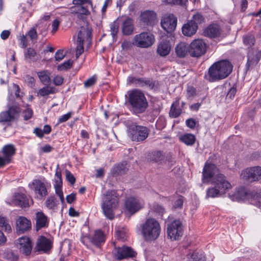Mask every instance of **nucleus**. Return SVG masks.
<instances>
[{
    "instance_id": "1",
    "label": "nucleus",
    "mask_w": 261,
    "mask_h": 261,
    "mask_svg": "<svg viewBox=\"0 0 261 261\" xmlns=\"http://www.w3.org/2000/svg\"><path fill=\"white\" fill-rule=\"evenodd\" d=\"M202 181L203 183L210 182L214 186L207 190L208 197L220 196L231 188V184L225 175L220 173L216 165L213 164L206 163L205 164L202 172Z\"/></svg>"
},
{
    "instance_id": "2",
    "label": "nucleus",
    "mask_w": 261,
    "mask_h": 261,
    "mask_svg": "<svg viewBox=\"0 0 261 261\" xmlns=\"http://www.w3.org/2000/svg\"><path fill=\"white\" fill-rule=\"evenodd\" d=\"M232 67L231 63L226 60L215 63L208 69L207 79L210 82L224 79L231 73Z\"/></svg>"
},
{
    "instance_id": "3",
    "label": "nucleus",
    "mask_w": 261,
    "mask_h": 261,
    "mask_svg": "<svg viewBox=\"0 0 261 261\" xmlns=\"http://www.w3.org/2000/svg\"><path fill=\"white\" fill-rule=\"evenodd\" d=\"M161 228L158 221L155 219L150 218L146 219L141 225V232L146 241H153L156 240L161 233Z\"/></svg>"
},
{
    "instance_id": "4",
    "label": "nucleus",
    "mask_w": 261,
    "mask_h": 261,
    "mask_svg": "<svg viewBox=\"0 0 261 261\" xmlns=\"http://www.w3.org/2000/svg\"><path fill=\"white\" fill-rule=\"evenodd\" d=\"M128 101L132 106V109L135 114L142 113L147 109L148 102L144 94L138 90L128 92Z\"/></svg>"
},
{
    "instance_id": "5",
    "label": "nucleus",
    "mask_w": 261,
    "mask_h": 261,
    "mask_svg": "<svg viewBox=\"0 0 261 261\" xmlns=\"http://www.w3.org/2000/svg\"><path fill=\"white\" fill-rule=\"evenodd\" d=\"M102 199L101 207L105 216L110 220L113 219L114 210L118 203L116 192L114 191H107L106 194H103Z\"/></svg>"
},
{
    "instance_id": "6",
    "label": "nucleus",
    "mask_w": 261,
    "mask_h": 261,
    "mask_svg": "<svg viewBox=\"0 0 261 261\" xmlns=\"http://www.w3.org/2000/svg\"><path fill=\"white\" fill-rule=\"evenodd\" d=\"M91 36V29L89 25L82 27L77 35L76 57L79 58L84 52L83 44L85 41L90 43Z\"/></svg>"
},
{
    "instance_id": "7",
    "label": "nucleus",
    "mask_w": 261,
    "mask_h": 261,
    "mask_svg": "<svg viewBox=\"0 0 261 261\" xmlns=\"http://www.w3.org/2000/svg\"><path fill=\"white\" fill-rule=\"evenodd\" d=\"M154 42V35L147 32H143L135 35L133 40V44L141 48L149 47L153 44Z\"/></svg>"
},
{
    "instance_id": "8",
    "label": "nucleus",
    "mask_w": 261,
    "mask_h": 261,
    "mask_svg": "<svg viewBox=\"0 0 261 261\" xmlns=\"http://www.w3.org/2000/svg\"><path fill=\"white\" fill-rule=\"evenodd\" d=\"M128 135L133 141H142L148 137V130L146 127L132 124L129 126Z\"/></svg>"
},
{
    "instance_id": "9",
    "label": "nucleus",
    "mask_w": 261,
    "mask_h": 261,
    "mask_svg": "<svg viewBox=\"0 0 261 261\" xmlns=\"http://www.w3.org/2000/svg\"><path fill=\"white\" fill-rule=\"evenodd\" d=\"M241 178L249 182L257 181L261 179V167L254 166L242 170Z\"/></svg>"
},
{
    "instance_id": "10",
    "label": "nucleus",
    "mask_w": 261,
    "mask_h": 261,
    "mask_svg": "<svg viewBox=\"0 0 261 261\" xmlns=\"http://www.w3.org/2000/svg\"><path fill=\"white\" fill-rule=\"evenodd\" d=\"M34 192V197L39 200L43 199L48 194L45 183L39 179H34L29 185Z\"/></svg>"
},
{
    "instance_id": "11",
    "label": "nucleus",
    "mask_w": 261,
    "mask_h": 261,
    "mask_svg": "<svg viewBox=\"0 0 261 261\" xmlns=\"http://www.w3.org/2000/svg\"><path fill=\"white\" fill-rule=\"evenodd\" d=\"M168 237L172 240H179L182 235V226L179 220H174L167 227Z\"/></svg>"
},
{
    "instance_id": "12",
    "label": "nucleus",
    "mask_w": 261,
    "mask_h": 261,
    "mask_svg": "<svg viewBox=\"0 0 261 261\" xmlns=\"http://www.w3.org/2000/svg\"><path fill=\"white\" fill-rule=\"evenodd\" d=\"M21 112V109L16 106H12L7 111L0 113V123L13 121L17 119Z\"/></svg>"
},
{
    "instance_id": "13",
    "label": "nucleus",
    "mask_w": 261,
    "mask_h": 261,
    "mask_svg": "<svg viewBox=\"0 0 261 261\" xmlns=\"http://www.w3.org/2000/svg\"><path fill=\"white\" fill-rule=\"evenodd\" d=\"M190 55L193 57H199L204 55L206 50L205 43L202 39H195L190 44Z\"/></svg>"
},
{
    "instance_id": "14",
    "label": "nucleus",
    "mask_w": 261,
    "mask_h": 261,
    "mask_svg": "<svg viewBox=\"0 0 261 261\" xmlns=\"http://www.w3.org/2000/svg\"><path fill=\"white\" fill-rule=\"evenodd\" d=\"M124 206L125 210L133 215L143 207V203L136 198L130 197L126 200Z\"/></svg>"
},
{
    "instance_id": "15",
    "label": "nucleus",
    "mask_w": 261,
    "mask_h": 261,
    "mask_svg": "<svg viewBox=\"0 0 261 261\" xmlns=\"http://www.w3.org/2000/svg\"><path fill=\"white\" fill-rule=\"evenodd\" d=\"M115 257L119 260L126 258L135 257L136 253L130 247L123 246L122 247H115L113 251Z\"/></svg>"
},
{
    "instance_id": "16",
    "label": "nucleus",
    "mask_w": 261,
    "mask_h": 261,
    "mask_svg": "<svg viewBox=\"0 0 261 261\" xmlns=\"http://www.w3.org/2000/svg\"><path fill=\"white\" fill-rule=\"evenodd\" d=\"M2 152L4 156H0V167H4L6 164L11 162V157L15 153L14 146L12 144L4 146L2 149Z\"/></svg>"
},
{
    "instance_id": "17",
    "label": "nucleus",
    "mask_w": 261,
    "mask_h": 261,
    "mask_svg": "<svg viewBox=\"0 0 261 261\" xmlns=\"http://www.w3.org/2000/svg\"><path fill=\"white\" fill-rule=\"evenodd\" d=\"M161 24L164 30L167 32H171L176 27L177 18L174 15L169 14L162 19Z\"/></svg>"
},
{
    "instance_id": "18",
    "label": "nucleus",
    "mask_w": 261,
    "mask_h": 261,
    "mask_svg": "<svg viewBox=\"0 0 261 261\" xmlns=\"http://www.w3.org/2000/svg\"><path fill=\"white\" fill-rule=\"evenodd\" d=\"M20 252L26 256L29 255L32 250L33 244L31 240L27 237L20 238L18 240Z\"/></svg>"
},
{
    "instance_id": "19",
    "label": "nucleus",
    "mask_w": 261,
    "mask_h": 261,
    "mask_svg": "<svg viewBox=\"0 0 261 261\" xmlns=\"http://www.w3.org/2000/svg\"><path fill=\"white\" fill-rule=\"evenodd\" d=\"M87 240L93 245L96 247H99L102 243L105 241V237L103 233L99 230H96L92 237L85 236L82 240V242L85 244V241Z\"/></svg>"
},
{
    "instance_id": "20",
    "label": "nucleus",
    "mask_w": 261,
    "mask_h": 261,
    "mask_svg": "<svg viewBox=\"0 0 261 261\" xmlns=\"http://www.w3.org/2000/svg\"><path fill=\"white\" fill-rule=\"evenodd\" d=\"M59 165H57L56 169L55 177V184L54 188L55 189L56 193L57 195L59 197L61 201L63 202L64 201V198L63 192L62 191V179L61 171L60 170Z\"/></svg>"
},
{
    "instance_id": "21",
    "label": "nucleus",
    "mask_w": 261,
    "mask_h": 261,
    "mask_svg": "<svg viewBox=\"0 0 261 261\" xmlns=\"http://www.w3.org/2000/svg\"><path fill=\"white\" fill-rule=\"evenodd\" d=\"M135 27L133 20L132 18L126 17L122 19L121 23V31L124 35L129 36L132 35Z\"/></svg>"
},
{
    "instance_id": "22",
    "label": "nucleus",
    "mask_w": 261,
    "mask_h": 261,
    "mask_svg": "<svg viewBox=\"0 0 261 261\" xmlns=\"http://www.w3.org/2000/svg\"><path fill=\"white\" fill-rule=\"evenodd\" d=\"M51 248L50 241L44 236L40 237L37 241L36 249L38 251L46 252Z\"/></svg>"
},
{
    "instance_id": "23",
    "label": "nucleus",
    "mask_w": 261,
    "mask_h": 261,
    "mask_svg": "<svg viewBox=\"0 0 261 261\" xmlns=\"http://www.w3.org/2000/svg\"><path fill=\"white\" fill-rule=\"evenodd\" d=\"M171 50V44L169 41L163 40L160 42L157 47V53L161 57H165L169 54Z\"/></svg>"
},
{
    "instance_id": "24",
    "label": "nucleus",
    "mask_w": 261,
    "mask_h": 261,
    "mask_svg": "<svg viewBox=\"0 0 261 261\" xmlns=\"http://www.w3.org/2000/svg\"><path fill=\"white\" fill-rule=\"evenodd\" d=\"M48 225V220L47 216L42 212H38L36 213V227L38 230L42 228L46 227Z\"/></svg>"
},
{
    "instance_id": "25",
    "label": "nucleus",
    "mask_w": 261,
    "mask_h": 261,
    "mask_svg": "<svg viewBox=\"0 0 261 261\" xmlns=\"http://www.w3.org/2000/svg\"><path fill=\"white\" fill-rule=\"evenodd\" d=\"M17 230L18 231L23 232L31 227V222L24 217H19L16 221Z\"/></svg>"
},
{
    "instance_id": "26",
    "label": "nucleus",
    "mask_w": 261,
    "mask_h": 261,
    "mask_svg": "<svg viewBox=\"0 0 261 261\" xmlns=\"http://www.w3.org/2000/svg\"><path fill=\"white\" fill-rule=\"evenodd\" d=\"M198 27L196 24L193 23L192 21L189 20L186 23L184 24L182 27V33L184 35L191 37L194 35L197 32Z\"/></svg>"
},
{
    "instance_id": "27",
    "label": "nucleus",
    "mask_w": 261,
    "mask_h": 261,
    "mask_svg": "<svg viewBox=\"0 0 261 261\" xmlns=\"http://www.w3.org/2000/svg\"><path fill=\"white\" fill-rule=\"evenodd\" d=\"M141 20L147 25H153L156 22V14L152 11H147L141 15Z\"/></svg>"
},
{
    "instance_id": "28",
    "label": "nucleus",
    "mask_w": 261,
    "mask_h": 261,
    "mask_svg": "<svg viewBox=\"0 0 261 261\" xmlns=\"http://www.w3.org/2000/svg\"><path fill=\"white\" fill-rule=\"evenodd\" d=\"M182 109L180 106V98L177 97L173 102L169 111V116L172 118L178 117L182 113Z\"/></svg>"
},
{
    "instance_id": "29",
    "label": "nucleus",
    "mask_w": 261,
    "mask_h": 261,
    "mask_svg": "<svg viewBox=\"0 0 261 261\" xmlns=\"http://www.w3.org/2000/svg\"><path fill=\"white\" fill-rule=\"evenodd\" d=\"M175 51L178 57L184 58L188 53H190L189 45L185 42H180L176 46Z\"/></svg>"
},
{
    "instance_id": "30",
    "label": "nucleus",
    "mask_w": 261,
    "mask_h": 261,
    "mask_svg": "<svg viewBox=\"0 0 261 261\" xmlns=\"http://www.w3.org/2000/svg\"><path fill=\"white\" fill-rule=\"evenodd\" d=\"M13 203L20 207H26L29 205V201L26 196L22 193H17L14 196Z\"/></svg>"
},
{
    "instance_id": "31",
    "label": "nucleus",
    "mask_w": 261,
    "mask_h": 261,
    "mask_svg": "<svg viewBox=\"0 0 261 261\" xmlns=\"http://www.w3.org/2000/svg\"><path fill=\"white\" fill-rule=\"evenodd\" d=\"M128 170V165L126 162L118 164L114 166L112 173L114 175L125 174Z\"/></svg>"
},
{
    "instance_id": "32",
    "label": "nucleus",
    "mask_w": 261,
    "mask_h": 261,
    "mask_svg": "<svg viewBox=\"0 0 261 261\" xmlns=\"http://www.w3.org/2000/svg\"><path fill=\"white\" fill-rule=\"evenodd\" d=\"M206 35L215 38L220 34V29L217 24H212L208 26L204 31Z\"/></svg>"
},
{
    "instance_id": "33",
    "label": "nucleus",
    "mask_w": 261,
    "mask_h": 261,
    "mask_svg": "<svg viewBox=\"0 0 261 261\" xmlns=\"http://www.w3.org/2000/svg\"><path fill=\"white\" fill-rule=\"evenodd\" d=\"M59 204V201L55 196L48 197L45 202V206L53 212L58 209Z\"/></svg>"
},
{
    "instance_id": "34",
    "label": "nucleus",
    "mask_w": 261,
    "mask_h": 261,
    "mask_svg": "<svg viewBox=\"0 0 261 261\" xmlns=\"http://www.w3.org/2000/svg\"><path fill=\"white\" fill-rule=\"evenodd\" d=\"M150 159L154 162L162 163L166 161V158L163 152L155 151L151 153L150 156Z\"/></svg>"
},
{
    "instance_id": "35",
    "label": "nucleus",
    "mask_w": 261,
    "mask_h": 261,
    "mask_svg": "<svg viewBox=\"0 0 261 261\" xmlns=\"http://www.w3.org/2000/svg\"><path fill=\"white\" fill-rule=\"evenodd\" d=\"M179 140L187 145H192L194 144L196 138L194 135L191 134H186L179 137Z\"/></svg>"
},
{
    "instance_id": "36",
    "label": "nucleus",
    "mask_w": 261,
    "mask_h": 261,
    "mask_svg": "<svg viewBox=\"0 0 261 261\" xmlns=\"http://www.w3.org/2000/svg\"><path fill=\"white\" fill-rule=\"evenodd\" d=\"M57 92L56 88L50 86H45L39 90L38 95L41 96H45L50 94H54Z\"/></svg>"
},
{
    "instance_id": "37",
    "label": "nucleus",
    "mask_w": 261,
    "mask_h": 261,
    "mask_svg": "<svg viewBox=\"0 0 261 261\" xmlns=\"http://www.w3.org/2000/svg\"><path fill=\"white\" fill-rule=\"evenodd\" d=\"M38 76L40 81L44 85H48L50 83V73L47 70L38 72Z\"/></svg>"
},
{
    "instance_id": "38",
    "label": "nucleus",
    "mask_w": 261,
    "mask_h": 261,
    "mask_svg": "<svg viewBox=\"0 0 261 261\" xmlns=\"http://www.w3.org/2000/svg\"><path fill=\"white\" fill-rule=\"evenodd\" d=\"M136 86L147 87L150 89H152L154 87V84L150 80H147L142 78H137Z\"/></svg>"
},
{
    "instance_id": "39",
    "label": "nucleus",
    "mask_w": 261,
    "mask_h": 261,
    "mask_svg": "<svg viewBox=\"0 0 261 261\" xmlns=\"http://www.w3.org/2000/svg\"><path fill=\"white\" fill-rule=\"evenodd\" d=\"M0 227L6 232H10L11 231V227L8 223L7 220L5 217L0 216Z\"/></svg>"
},
{
    "instance_id": "40",
    "label": "nucleus",
    "mask_w": 261,
    "mask_h": 261,
    "mask_svg": "<svg viewBox=\"0 0 261 261\" xmlns=\"http://www.w3.org/2000/svg\"><path fill=\"white\" fill-rule=\"evenodd\" d=\"M252 203L253 204L261 208V191L256 192L252 195Z\"/></svg>"
},
{
    "instance_id": "41",
    "label": "nucleus",
    "mask_w": 261,
    "mask_h": 261,
    "mask_svg": "<svg viewBox=\"0 0 261 261\" xmlns=\"http://www.w3.org/2000/svg\"><path fill=\"white\" fill-rule=\"evenodd\" d=\"M188 261H205V257L202 253L194 251L188 257Z\"/></svg>"
},
{
    "instance_id": "42",
    "label": "nucleus",
    "mask_w": 261,
    "mask_h": 261,
    "mask_svg": "<svg viewBox=\"0 0 261 261\" xmlns=\"http://www.w3.org/2000/svg\"><path fill=\"white\" fill-rule=\"evenodd\" d=\"M75 13H81L84 15H89L90 12L88 6H75L74 8Z\"/></svg>"
},
{
    "instance_id": "43",
    "label": "nucleus",
    "mask_w": 261,
    "mask_h": 261,
    "mask_svg": "<svg viewBox=\"0 0 261 261\" xmlns=\"http://www.w3.org/2000/svg\"><path fill=\"white\" fill-rule=\"evenodd\" d=\"M72 4L76 6H88L91 8H93V4L91 0H73Z\"/></svg>"
},
{
    "instance_id": "44",
    "label": "nucleus",
    "mask_w": 261,
    "mask_h": 261,
    "mask_svg": "<svg viewBox=\"0 0 261 261\" xmlns=\"http://www.w3.org/2000/svg\"><path fill=\"white\" fill-rule=\"evenodd\" d=\"M116 236L117 239L122 242L126 239V233L123 228H119L116 230Z\"/></svg>"
},
{
    "instance_id": "45",
    "label": "nucleus",
    "mask_w": 261,
    "mask_h": 261,
    "mask_svg": "<svg viewBox=\"0 0 261 261\" xmlns=\"http://www.w3.org/2000/svg\"><path fill=\"white\" fill-rule=\"evenodd\" d=\"M203 20V16L200 14L197 13L193 16L192 19L190 21H192L193 23L196 24V27H198V24L201 23Z\"/></svg>"
},
{
    "instance_id": "46",
    "label": "nucleus",
    "mask_w": 261,
    "mask_h": 261,
    "mask_svg": "<svg viewBox=\"0 0 261 261\" xmlns=\"http://www.w3.org/2000/svg\"><path fill=\"white\" fill-rule=\"evenodd\" d=\"M119 30V23L116 21H114L110 25V31L111 32V35L113 39H114L118 32Z\"/></svg>"
},
{
    "instance_id": "47",
    "label": "nucleus",
    "mask_w": 261,
    "mask_h": 261,
    "mask_svg": "<svg viewBox=\"0 0 261 261\" xmlns=\"http://www.w3.org/2000/svg\"><path fill=\"white\" fill-rule=\"evenodd\" d=\"M72 62H73L71 60H68L67 61H66L63 64L59 65L58 66V69L59 70H65L69 69L72 65Z\"/></svg>"
},
{
    "instance_id": "48",
    "label": "nucleus",
    "mask_w": 261,
    "mask_h": 261,
    "mask_svg": "<svg viewBox=\"0 0 261 261\" xmlns=\"http://www.w3.org/2000/svg\"><path fill=\"white\" fill-rule=\"evenodd\" d=\"M33 111L29 107H27L23 112V117L24 120H28L33 116Z\"/></svg>"
},
{
    "instance_id": "49",
    "label": "nucleus",
    "mask_w": 261,
    "mask_h": 261,
    "mask_svg": "<svg viewBox=\"0 0 261 261\" xmlns=\"http://www.w3.org/2000/svg\"><path fill=\"white\" fill-rule=\"evenodd\" d=\"M244 43L245 44L251 46L254 44L255 39L252 36H246L243 38Z\"/></svg>"
},
{
    "instance_id": "50",
    "label": "nucleus",
    "mask_w": 261,
    "mask_h": 261,
    "mask_svg": "<svg viewBox=\"0 0 261 261\" xmlns=\"http://www.w3.org/2000/svg\"><path fill=\"white\" fill-rule=\"evenodd\" d=\"M162 2L168 4L184 5L187 0H162Z\"/></svg>"
},
{
    "instance_id": "51",
    "label": "nucleus",
    "mask_w": 261,
    "mask_h": 261,
    "mask_svg": "<svg viewBox=\"0 0 261 261\" xmlns=\"http://www.w3.org/2000/svg\"><path fill=\"white\" fill-rule=\"evenodd\" d=\"M32 40H36L37 39L38 34L36 29L33 27L31 28L27 33V34Z\"/></svg>"
},
{
    "instance_id": "52",
    "label": "nucleus",
    "mask_w": 261,
    "mask_h": 261,
    "mask_svg": "<svg viewBox=\"0 0 261 261\" xmlns=\"http://www.w3.org/2000/svg\"><path fill=\"white\" fill-rule=\"evenodd\" d=\"M96 77L95 76H93L90 78L88 79L87 80L84 82V86L86 88L90 87L93 85H94L96 82Z\"/></svg>"
},
{
    "instance_id": "53",
    "label": "nucleus",
    "mask_w": 261,
    "mask_h": 261,
    "mask_svg": "<svg viewBox=\"0 0 261 261\" xmlns=\"http://www.w3.org/2000/svg\"><path fill=\"white\" fill-rule=\"evenodd\" d=\"M66 178L67 181L71 185H73L75 181V178L73 175L68 170L65 171Z\"/></svg>"
},
{
    "instance_id": "54",
    "label": "nucleus",
    "mask_w": 261,
    "mask_h": 261,
    "mask_svg": "<svg viewBox=\"0 0 261 261\" xmlns=\"http://www.w3.org/2000/svg\"><path fill=\"white\" fill-rule=\"evenodd\" d=\"M72 113L68 112L66 114L61 116L58 119V123H63L67 121L71 118Z\"/></svg>"
},
{
    "instance_id": "55",
    "label": "nucleus",
    "mask_w": 261,
    "mask_h": 261,
    "mask_svg": "<svg viewBox=\"0 0 261 261\" xmlns=\"http://www.w3.org/2000/svg\"><path fill=\"white\" fill-rule=\"evenodd\" d=\"M25 81L27 83L28 86L31 88L34 87L35 80L33 77L30 75H27L25 77Z\"/></svg>"
},
{
    "instance_id": "56",
    "label": "nucleus",
    "mask_w": 261,
    "mask_h": 261,
    "mask_svg": "<svg viewBox=\"0 0 261 261\" xmlns=\"http://www.w3.org/2000/svg\"><path fill=\"white\" fill-rule=\"evenodd\" d=\"M65 57V54L63 50H58L55 54V58L56 61H60Z\"/></svg>"
},
{
    "instance_id": "57",
    "label": "nucleus",
    "mask_w": 261,
    "mask_h": 261,
    "mask_svg": "<svg viewBox=\"0 0 261 261\" xmlns=\"http://www.w3.org/2000/svg\"><path fill=\"white\" fill-rule=\"evenodd\" d=\"M196 93V90L195 89L192 87L189 86L188 87L187 90V95L188 98L193 97Z\"/></svg>"
},
{
    "instance_id": "58",
    "label": "nucleus",
    "mask_w": 261,
    "mask_h": 261,
    "mask_svg": "<svg viewBox=\"0 0 261 261\" xmlns=\"http://www.w3.org/2000/svg\"><path fill=\"white\" fill-rule=\"evenodd\" d=\"M237 92L236 88L234 87L231 88L226 95L227 98L232 99L234 97Z\"/></svg>"
},
{
    "instance_id": "59",
    "label": "nucleus",
    "mask_w": 261,
    "mask_h": 261,
    "mask_svg": "<svg viewBox=\"0 0 261 261\" xmlns=\"http://www.w3.org/2000/svg\"><path fill=\"white\" fill-rule=\"evenodd\" d=\"M36 55V53L34 49L29 48L27 49V53L25 54V57H28L29 58H31L32 57H35Z\"/></svg>"
},
{
    "instance_id": "60",
    "label": "nucleus",
    "mask_w": 261,
    "mask_h": 261,
    "mask_svg": "<svg viewBox=\"0 0 261 261\" xmlns=\"http://www.w3.org/2000/svg\"><path fill=\"white\" fill-rule=\"evenodd\" d=\"M63 82V78L60 76H56L53 80L54 84L56 86H60Z\"/></svg>"
},
{
    "instance_id": "61",
    "label": "nucleus",
    "mask_w": 261,
    "mask_h": 261,
    "mask_svg": "<svg viewBox=\"0 0 261 261\" xmlns=\"http://www.w3.org/2000/svg\"><path fill=\"white\" fill-rule=\"evenodd\" d=\"M112 4V0H105L103 5L101 9V12L102 13V15L105 14V12L107 11V7L111 5Z\"/></svg>"
},
{
    "instance_id": "62",
    "label": "nucleus",
    "mask_w": 261,
    "mask_h": 261,
    "mask_svg": "<svg viewBox=\"0 0 261 261\" xmlns=\"http://www.w3.org/2000/svg\"><path fill=\"white\" fill-rule=\"evenodd\" d=\"M60 24V21L58 19H55L54 20L52 23V33L53 34L55 33L56 31L58 30L59 26Z\"/></svg>"
},
{
    "instance_id": "63",
    "label": "nucleus",
    "mask_w": 261,
    "mask_h": 261,
    "mask_svg": "<svg viewBox=\"0 0 261 261\" xmlns=\"http://www.w3.org/2000/svg\"><path fill=\"white\" fill-rule=\"evenodd\" d=\"M186 123L187 126L191 128H193L196 125L195 120L192 118L187 119Z\"/></svg>"
},
{
    "instance_id": "64",
    "label": "nucleus",
    "mask_w": 261,
    "mask_h": 261,
    "mask_svg": "<svg viewBox=\"0 0 261 261\" xmlns=\"http://www.w3.org/2000/svg\"><path fill=\"white\" fill-rule=\"evenodd\" d=\"M183 204V200L181 198L177 199L173 205L174 208H181Z\"/></svg>"
}]
</instances>
